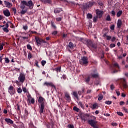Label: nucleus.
<instances>
[{
    "mask_svg": "<svg viewBox=\"0 0 128 128\" xmlns=\"http://www.w3.org/2000/svg\"><path fill=\"white\" fill-rule=\"evenodd\" d=\"M26 6H28L30 10L34 8V2L32 0H30L28 2L26 0L21 1V4L20 6V8H22V10L20 12L21 14H26V12H28V8H26Z\"/></svg>",
    "mask_w": 128,
    "mask_h": 128,
    "instance_id": "1",
    "label": "nucleus"
},
{
    "mask_svg": "<svg viewBox=\"0 0 128 128\" xmlns=\"http://www.w3.org/2000/svg\"><path fill=\"white\" fill-rule=\"evenodd\" d=\"M83 43L86 44L88 48H91L92 50L94 52H96V50H98V46H96V44L94 43V42L91 40H86L83 42Z\"/></svg>",
    "mask_w": 128,
    "mask_h": 128,
    "instance_id": "2",
    "label": "nucleus"
},
{
    "mask_svg": "<svg viewBox=\"0 0 128 128\" xmlns=\"http://www.w3.org/2000/svg\"><path fill=\"white\" fill-rule=\"evenodd\" d=\"M38 102L39 104H40V106H39V112L40 114H44V102H46V99L40 96L39 97Z\"/></svg>",
    "mask_w": 128,
    "mask_h": 128,
    "instance_id": "3",
    "label": "nucleus"
},
{
    "mask_svg": "<svg viewBox=\"0 0 128 128\" xmlns=\"http://www.w3.org/2000/svg\"><path fill=\"white\" fill-rule=\"evenodd\" d=\"M110 68L112 71V74H116V72H118V70H120V65H118V64L117 62H115L113 64H112L110 66Z\"/></svg>",
    "mask_w": 128,
    "mask_h": 128,
    "instance_id": "4",
    "label": "nucleus"
},
{
    "mask_svg": "<svg viewBox=\"0 0 128 128\" xmlns=\"http://www.w3.org/2000/svg\"><path fill=\"white\" fill-rule=\"evenodd\" d=\"M92 115H90L88 114H82L80 116V118L82 120H84V122H88V120H88V118H91L92 120H94V118L91 117Z\"/></svg>",
    "mask_w": 128,
    "mask_h": 128,
    "instance_id": "5",
    "label": "nucleus"
},
{
    "mask_svg": "<svg viewBox=\"0 0 128 128\" xmlns=\"http://www.w3.org/2000/svg\"><path fill=\"white\" fill-rule=\"evenodd\" d=\"M35 40L38 46H42V42H43L44 44H46V41H45L38 36H35Z\"/></svg>",
    "mask_w": 128,
    "mask_h": 128,
    "instance_id": "6",
    "label": "nucleus"
},
{
    "mask_svg": "<svg viewBox=\"0 0 128 128\" xmlns=\"http://www.w3.org/2000/svg\"><path fill=\"white\" fill-rule=\"evenodd\" d=\"M79 62L80 64H82V66L84 64H88V57H82L80 60L79 61Z\"/></svg>",
    "mask_w": 128,
    "mask_h": 128,
    "instance_id": "7",
    "label": "nucleus"
},
{
    "mask_svg": "<svg viewBox=\"0 0 128 128\" xmlns=\"http://www.w3.org/2000/svg\"><path fill=\"white\" fill-rule=\"evenodd\" d=\"M43 86H47L48 88H49V86H51V88H54V90H56V86H54V83H52V82H46L43 84Z\"/></svg>",
    "mask_w": 128,
    "mask_h": 128,
    "instance_id": "8",
    "label": "nucleus"
},
{
    "mask_svg": "<svg viewBox=\"0 0 128 128\" xmlns=\"http://www.w3.org/2000/svg\"><path fill=\"white\" fill-rule=\"evenodd\" d=\"M18 80L22 84L26 80V76L24 74H20L19 77L18 78Z\"/></svg>",
    "mask_w": 128,
    "mask_h": 128,
    "instance_id": "9",
    "label": "nucleus"
},
{
    "mask_svg": "<svg viewBox=\"0 0 128 128\" xmlns=\"http://www.w3.org/2000/svg\"><path fill=\"white\" fill-rule=\"evenodd\" d=\"M9 94H11V96H12V94H14V93L16 92V91L14 90V86H10L8 88V90Z\"/></svg>",
    "mask_w": 128,
    "mask_h": 128,
    "instance_id": "10",
    "label": "nucleus"
},
{
    "mask_svg": "<svg viewBox=\"0 0 128 128\" xmlns=\"http://www.w3.org/2000/svg\"><path fill=\"white\" fill-rule=\"evenodd\" d=\"M103 12L102 10H100L98 9H97L96 10V14L97 16L99 18H102V14H103Z\"/></svg>",
    "mask_w": 128,
    "mask_h": 128,
    "instance_id": "11",
    "label": "nucleus"
},
{
    "mask_svg": "<svg viewBox=\"0 0 128 128\" xmlns=\"http://www.w3.org/2000/svg\"><path fill=\"white\" fill-rule=\"evenodd\" d=\"M120 82L122 84L124 88H128V84L126 83V78H123L120 80Z\"/></svg>",
    "mask_w": 128,
    "mask_h": 128,
    "instance_id": "12",
    "label": "nucleus"
},
{
    "mask_svg": "<svg viewBox=\"0 0 128 128\" xmlns=\"http://www.w3.org/2000/svg\"><path fill=\"white\" fill-rule=\"evenodd\" d=\"M90 78H98L100 76V75L98 74V73H91L90 74Z\"/></svg>",
    "mask_w": 128,
    "mask_h": 128,
    "instance_id": "13",
    "label": "nucleus"
},
{
    "mask_svg": "<svg viewBox=\"0 0 128 128\" xmlns=\"http://www.w3.org/2000/svg\"><path fill=\"white\" fill-rule=\"evenodd\" d=\"M94 2H90L88 3L87 4L86 6H84L83 8L84 10H86L87 8H90L91 6H94Z\"/></svg>",
    "mask_w": 128,
    "mask_h": 128,
    "instance_id": "14",
    "label": "nucleus"
},
{
    "mask_svg": "<svg viewBox=\"0 0 128 128\" xmlns=\"http://www.w3.org/2000/svg\"><path fill=\"white\" fill-rule=\"evenodd\" d=\"M5 122H6L7 124H14V121L12 120L10 118H6L4 120Z\"/></svg>",
    "mask_w": 128,
    "mask_h": 128,
    "instance_id": "15",
    "label": "nucleus"
},
{
    "mask_svg": "<svg viewBox=\"0 0 128 128\" xmlns=\"http://www.w3.org/2000/svg\"><path fill=\"white\" fill-rule=\"evenodd\" d=\"M65 98H66V100H67L68 102H70L72 99L70 98V94H68V93H65Z\"/></svg>",
    "mask_w": 128,
    "mask_h": 128,
    "instance_id": "16",
    "label": "nucleus"
},
{
    "mask_svg": "<svg viewBox=\"0 0 128 128\" xmlns=\"http://www.w3.org/2000/svg\"><path fill=\"white\" fill-rule=\"evenodd\" d=\"M61 12H62V8H57L54 9V14H60Z\"/></svg>",
    "mask_w": 128,
    "mask_h": 128,
    "instance_id": "17",
    "label": "nucleus"
},
{
    "mask_svg": "<svg viewBox=\"0 0 128 128\" xmlns=\"http://www.w3.org/2000/svg\"><path fill=\"white\" fill-rule=\"evenodd\" d=\"M3 14L5 16H10V10H4Z\"/></svg>",
    "mask_w": 128,
    "mask_h": 128,
    "instance_id": "18",
    "label": "nucleus"
},
{
    "mask_svg": "<svg viewBox=\"0 0 128 128\" xmlns=\"http://www.w3.org/2000/svg\"><path fill=\"white\" fill-rule=\"evenodd\" d=\"M4 4L6 6V8H12V4L6 0H4Z\"/></svg>",
    "mask_w": 128,
    "mask_h": 128,
    "instance_id": "19",
    "label": "nucleus"
},
{
    "mask_svg": "<svg viewBox=\"0 0 128 128\" xmlns=\"http://www.w3.org/2000/svg\"><path fill=\"white\" fill-rule=\"evenodd\" d=\"M122 26V20L118 19L117 23V26L118 28H120Z\"/></svg>",
    "mask_w": 128,
    "mask_h": 128,
    "instance_id": "20",
    "label": "nucleus"
},
{
    "mask_svg": "<svg viewBox=\"0 0 128 128\" xmlns=\"http://www.w3.org/2000/svg\"><path fill=\"white\" fill-rule=\"evenodd\" d=\"M54 70H55V72H56L57 74H58V72H62V66H58L54 68Z\"/></svg>",
    "mask_w": 128,
    "mask_h": 128,
    "instance_id": "21",
    "label": "nucleus"
},
{
    "mask_svg": "<svg viewBox=\"0 0 128 128\" xmlns=\"http://www.w3.org/2000/svg\"><path fill=\"white\" fill-rule=\"evenodd\" d=\"M90 81V75L85 78V82L88 84Z\"/></svg>",
    "mask_w": 128,
    "mask_h": 128,
    "instance_id": "22",
    "label": "nucleus"
},
{
    "mask_svg": "<svg viewBox=\"0 0 128 128\" xmlns=\"http://www.w3.org/2000/svg\"><path fill=\"white\" fill-rule=\"evenodd\" d=\"M41 2H44V4H52V0H41Z\"/></svg>",
    "mask_w": 128,
    "mask_h": 128,
    "instance_id": "23",
    "label": "nucleus"
},
{
    "mask_svg": "<svg viewBox=\"0 0 128 128\" xmlns=\"http://www.w3.org/2000/svg\"><path fill=\"white\" fill-rule=\"evenodd\" d=\"M122 10H119L116 14V16L117 18H120V16H122Z\"/></svg>",
    "mask_w": 128,
    "mask_h": 128,
    "instance_id": "24",
    "label": "nucleus"
},
{
    "mask_svg": "<svg viewBox=\"0 0 128 128\" xmlns=\"http://www.w3.org/2000/svg\"><path fill=\"white\" fill-rule=\"evenodd\" d=\"M70 48V49L74 48V43L70 42L68 45V48Z\"/></svg>",
    "mask_w": 128,
    "mask_h": 128,
    "instance_id": "25",
    "label": "nucleus"
},
{
    "mask_svg": "<svg viewBox=\"0 0 128 128\" xmlns=\"http://www.w3.org/2000/svg\"><path fill=\"white\" fill-rule=\"evenodd\" d=\"M27 97H28V102L30 103V99L31 98H32V95H30V93L28 94V96H27Z\"/></svg>",
    "mask_w": 128,
    "mask_h": 128,
    "instance_id": "26",
    "label": "nucleus"
},
{
    "mask_svg": "<svg viewBox=\"0 0 128 128\" xmlns=\"http://www.w3.org/2000/svg\"><path fill=\"white\" fill-rule=\"evenodd\" d=\"M98 17L97 16H94L93 18V22H98Z\"/></svg>",
    "mask_w": 128,
    "mask_h": 128,
    "instance_id": "27",
    "label": "nucleus"
},
{
    "mask_svg": "<svg viewBox=\"0 0 128 128\" xmlns=\"http://www.w3.org/2000/svg\"><path fill=\"white\" fill-rule=\"evenodd\" d=\"M104 98V96L102 94H98V100H102Z\"/></svg>",
    "mask_w": 128,
    "mask_h": 128,
    "instance_id": "28",
    "label": "nucleus"
},
{
    "mask_svg": "<svg viewBox=\"0 0 128 128\" xmlns=\"http://www.w3.org/2000/svg\"><path fill=\"white\" fill-rule=\"evenodd\" d=\"M73 96H75L77 100H78V92H73Z\"/></svg>",
    "mask_w": 128,
    "mask_h": 128,
    "instance_id": "29",
    "label": "nucleus"
},
{
    "mask_svg": "<svg viewBox=\"0 0 128 128\" xmlns=\"http://www.w3.org/2000/svg\"><path fill=\"white\" fill-rule=\"evenodd\" d=\"M78 106H80L82 108H84V104H82V102H78Z\"/></svg>",
    "mask_w": 128,
    "mask_h": 128,
    "instance_id": "30",
    "label": "nucleus"
},
{
    "mask_svg": "<svg viewBox=\"0 0 128 128\" xmlns=\"http://www.w3.org/2000/svg\"><path fill=\"white\" fill-rule=\"evenodd\" d=\"M74 110H75V112H80V108H78V107L74 106L73 108Z\"/></svg>",
    "mask_w": 128,
    "mask_h": 128,
    "instance_id": "31",
    "label": "nucleus"
},
{
    "mask_svg": "<svg viewBox=\"0 0 128 128\" xmlns=\"http://www.w3.org/2000/svg\"><path fill=\"white\" fill-rule=\"evenodd\" d=\"M106 20H108V22H111L112 18H110V16L108 15L106 18Z\"/></svg>",
    "mask_w": 128,
    "mask_h": 128,
    "instance_id": "32",
    "label": "nucleus"
},
{
    "mask_svg": "<svg viewBox=\"0 0 128 128\" xmlns=\"http://www.w3.org/2000/svg\"><path fill=\"white\" fill-rule=\"evenodd\" d=\"M28 50H32V46L30 44H28L26 46Z\"/></svg>",
    "mask_w": 128,
    "mask_h": 128,
    "instance_id": "33",
    "label": "nucleus"
},
{
    "mask_svg": "<svg viewBox=\"0 0 128 128\" xmlns=\"http://www.w3.org/2000/svg\"><path fill=\"white\" fill-rule=\"evenodd\" d=\"M87 18H90V19L92 18V14H90V13L88 14H87Z\"/></svg>",
    "mask_w": 128,
    "mask_h": 128,
    "instance_id": "34",
    "label": "nucleus"
},
{
    "mask_svg": "<svg viewBox=\"0 0 128 128\" xmlns=\"http://www.w3.org/2000/svg\"><path fill=\"white\" fill-rule=\"evenodd\" d=\"M105 104H108V105H110V104H112V101H110V100H106V101L105 102Z\"/></svg>",
    "mask_w": 128,
    "mask_h": 128,
    "instance_id": "35",
    "label": "nucleus"
},
{
    "mask_svg": "<svg viewBox=\"0 0 128 128\" xmlns=\"http://www.w3.org/2000/svg\"><path fill=\"white\" fill-rule=\"evenodd\" d=\"M17 92L18 94H22V88H18Z\"/></svg>",
    "mask_w": 128,
    "mask_h": 128,
    "instance_id": "36",
    "label": "nucleus"
},
{
    "mask_svg": "<svg viewBox=\"0 0 128 128\" xmlns=\"http://www.w3.org/2000/svg\"><path fill=\"white\" fill-rule=\"evenodd\" d=\"M116 114L118 116H124V114L120 112H117Z\"/></svg>",
    "mask_w": 128,
    "mask_h": 128,
    "instance_id": "37",
    "label": "nucleus"
},
{
    "mask_svg": "<svg viewBox=\"0 0 128 128\" xmlns=\"http://www.w3.org/2000/svg\"><path fill=\"white\" fill-rule=\"evenodd\" d=\"M24 116L26 117L28 116V111L26 109L24 110Z\"/></svg>",
    "mask_w": 128,
    "mask_h": 128,
    "instance_id": "38",
    "label": "nucleus"
},
{
    "mask_svg": "<svg viewBox=\"0 0 128 128\" xmlns=\"http://www.w3.org/2000/svg\"><path fill=\"white\" fill-rule=\"evenodd\" d=\"M29 104H34V98H31V100L30 99V103L28 102Z\"/></svg>",
    "mask_w": 128,
    "mask_h": 128,
    "instance_id": "39",
    "label": "nucleus"
},
{
    "mask_svg": "<svg viewBox=\"0 0 128 128\" xmlns=\"http://www.w3.org/2000/svg\"><path fill=\"white\" fill-rule=\"evenodd\" d=\"M122 110H124V112H126V114H128V110L126 108V107H123L122 108Z\"/></svg>",
    "mask_w": 128,
    "mask_h": 128,
    "instance_id": "40",
    "label": "nucleus"
},
{
    "mask_svg": "<svg viewBox=\"0 0 128 128\" xmlns=\"http://www.w3.org/2000/svg\"><path fill=\"white\" fill-rule=\"evenodd\" d=\"M116 26H114V24H112L110 26V30H114V28H115Z\"/></svg>",
    "mask_w": 128,
    "mask_h": 128,
    "instance_id": "41",
    "label": "nucleus"
},
{
    "mask_svg": "<svg viewBox=\"0 0 128 128\" xmlns=\"http://www.w3.org/2000/svg\"><path fill=\"white\" fill-rule=\"evenodd\" d=\"M41 64H42V66H44V64H46V61L42 60L41 62Z\"/></svg>",
    "mask_w": 128,
    "mask_h": 128,
    "instance_id": "42",
    "label": "nucleus"
},
{
    "mask_svg": "<svg viewBox=\"0 0 128 128\" xmlns=\"http://www.w3.org/2000/svg\"><path fill=\"white\" fill-rule=\"evenodd\" d=\"M5 60V62L6 64H8V62H10V60L8 59V58H4Z\"/></svg>",
    "mask_w": 128,
    "mask_h": 128,
    "instance_id": "43",
    "label": "nucleus"
},
{
    "mask_svg": "<svg viewBox=\"0 0 128 128\" xmlns=\"http://www.w3.org/2000/svg\"><path fill=\"white\" fill-rule=\"evenodd\" d=\"M12 10L14 12V14H16V8H12Z\"/></svg>",
    "mask_w": 128,
    "mask_h": 128,
    "instance_id": "44",
    "label": "nucleus"
},
{
    "mask_svg": "<svg viewBox=\"0 0 128 128\" xmlns=\"http://www.w3.org/2000/svg\"><path fill=\"white\" fill-rule=\"evenodd\" d=\"M111 14H112V16H116V12H114V10H112L111 12Z\"/></svg>",
    "mask_w": 128,
    "mask_h": 128,
    "instance_id": "45",
    "label": "nucleus"
},
{
    "mask_svg": "<svg viewBox=\"0 0 128 128\" xmlns=\"http://www.w3.org/2000/svg\"><path fill=\"white\" fill-rule=\"evenodd\" d=\"M51 26L52 28H56V25H54V22H51Z\"/></svg>",
    "mask_w": 128,
    "mask_h": 128,
    "instance_id": "46",
    "label": "nucleus"
},
{
    "mask_svg": "<svg viewBox=\"0 0 128 128\" xmlns=\"http://www.w3.org/2000/svg\"><path fill=\"white\" fill-rule=\"evenodd\" d=\"M8 24H12L11 22H8L6 24V27L5 28H8Z\"/></svg>",
    "mask_w": 128,
    "mask_h": 128,
    "instance_id": "47",
    "label": "nucleus"
},
{
    "mask_svg": "<svg viewBox=\"0 0 128 128\" xmlns=\"http://www.w3.org/2000/svg\"><path fill=\"white\" fill-rule=\"evenodd\" d=\"M28 60H30V58H32V53L29 52L28 55Z\"/></svg>",
    "mask_w": 128,
    "mask_h": 128,
    "instance_id": "48",
    "label": "nucleus"
},
{
    "mask_svg": "<svg viewBox=\"0 0 128 128\" xmlns=\"http://www.w3.org/2000/svg\"><path fill=\"white\" fill-rule=\"evenodd\" d=\"M92 106H93V109L94 110L96 108V107L98 106V104H93Z\"/></svg>",
    "mask_w": 128,
    "mask_h": 128,
    "instance_id": "49",
    "label": "nucleus"
},
{
    "mask_svg": "<svg viewBox=\"0 0 128 128\" xmlns=\"http://www.w3.org/2000/svg\"><path fill=\"white\" fill-rule=\"evenodd\" d=\"M28 25L24 26H23V29L24 30H28Z\"/></svg>",
    "mask_w": 128,
    "mask_h": 128,
    "instance_id": "50",
    "label": "nucleus"
},
{
    "mask_svg": "<svg viewBox=\"0 0 128 128\" xmlns=\"http://www.w3.org/2000/svg\"><path fill=\"white\" fill-rule=\"evenodd\" d=\"M106 40H112V36H107Z\"/></svg>",
    "mask_w": 128,
    "mask_h": 128,
    "instance_id": "51",
    "label": "nucleus"
},
{
    "mask_svg": "<svg viewBox=\"0 0 128 128\" xmlns=\"http://www.w3.org/2000/svg\"><path fill=\"white\" fill-rule=\"evenodd\" d=\"M115 46H116V44H110V48H114Z\"/></svg>",
    "mask_w": 128,
    "mask_h": 128,
    "instance_id": "52",
    "label": "nucleus"
},
{
    "mask_svg": "<svg viewBox=\"0 0 128 128\" xmlns=\"http://www.w3.org/2000/svg\"><path fill=\"white\" fill-rule=\"evenodd\" d=\"M4 50V44H0V51Z\"/></svg>",
    "mask_w": 128,
    "mask_h": 128,
    "instance_id": "53",
    "label": "nucleus"
},
{
    "mask_svg": "<svg viewBox=\"0 0 128 128\" xmlns=\"http://www.w3.org/2000/svg\"><path fill=\"white\" fill-rule=\"evenodd\" d=\"M4 32H8L9 30H8V28H3Z\"/></svg>",
    "mask_w": 128,
    "mask_h": 128,
    "instance_id": "54",
    "label": "nucleus"
},
{
    "mask_svg": "<svg viewBox=\"0 0 128 128\" xmlns=\"http://www.w3.org/2000/svg\"><path fill=\"white\" fill-rule=\"evenodd\" d=\"M35 64H36V66H37V68H40V66H38V62L36 60V62H35Z\"/></svg>",
    "mask_w": 128,
    "mask_h": 128,
    "instance_id": "55",
    "label": "nucleus"
},
{
    "mask_svg": "<svg viewBox=\"0 0 128 128\" xmlns=\"http://www.w3.org/2000/svg\"><path fill=\"white\" fill-rule=\"evenodd\" d=\"M52 34L54 36H56L58 34V31H54L52 32Z\"/></svg>",
    "mask_w": 128,
    "mask_h": 128,
    "instance_id": "56",
    "label": "nucleus"
},
{
    "mask_svg": "<svg viewBox=\"0 0 128 128\" xmlns=\"http://www.w3.org/2000/svg\"><path fill=\"white\" fill-rule=\"evenodd\" d=\"M24 40H28V36H20Z\"/></svg>",
    "mask_w": 128,
    "mask_h": 128,
    "instance_id": "57",
    "label": "nucleus"
},
{
    "mask_svg": "<svg viewBox=\"0 0 128 128\" xmlns=\"http://www.w3.org/2000/svg\"><path fill=\"white\" fill-rule=\"evenodd\" d=\"M22 90L24 92H28V90H26V87L22 88Z\"/></svg>",
    "mask_w": 128,
    "mask_h": 128,
    "instance_id": "58",
    "label": "nucleus"
},
{
    "mask_svg": "<svg viewBox=\"0 0 128 128\" xmlns=\"http://www.w3.org/2000/svg\"><path fill=\"white\" fill-rule=\"evenodd\" d=\"M112 126H118V124H116V122H112Z\"/></svg>",
    "mask_w": 128,
    "mask_h": 128,
    "instance_id": "59",
    "label": "nucleus"
},
{
    "mask_svg": "<svg viewBox=\"0 0 128 128\" xmlns=\"http://www.w3.org/2000/svg\"><path fill=\"white\" fill-rule=\"evenodd\" d=\"M110 88L112 90H113L114 89V84L110 85Z\"/></svg>",
    "mask_w": 128,
    "mask_h": 128,
    "instance_id": "60",
    "label": "nucleus"
},
{
    "mask_svg": "<svg viewBox=\"0 0 128 128\" xmlns=\"http://www.w3.org/2000/svg\"><path fill=\"white\" fill-rule=\"evenodd\" d=\"M16 106H17V110H20V105L18 104H17L16 105Z\"/></svg>",
    "mask_w": 128,
    "mask_h": 128,
    "instance_id": "61",
    "label": "nucleus"
},
{
    "mask_svg": "<svg viewBox=\"0 0 128 128\" xmlns=\"http://www.w3.org/2000/svg\"><path fill=\"white\" fill-rule=\"evenodd\" d=\"M116 40V38L115 36H113L111 40L112 42H114V40Z\"/></svg>",
    "mask_w": 128,
    "mask_h": 128,
    "instance_id": "62",
    "label": "nucleus"
},
{
    "mask_svg": "<svg viewBox=\"0 0 128 128\" xmlns=\"http://www.w3.org/2000/svg\"><path fill=\"white\" fill-rule=\"evenodd\" d=\"M56 20L57 22H60L62 20V18H56Z\"/></svg>",
    "mask_w": 128,
    "mask_h": 128,
    "instance_id": "63",
    "label": "nucleus"
},
{
    "mask_svg": "<svg viewBox=\"0 0 128 128\" xmlns=\"http://www.w3.org/2000/svg\"><path fill=\"white\" fill-rule=\"evenodd\" d=\"M69 128H74V126L72 124L68 125Z\"/></svg>",
    "mask_w": 128,
    "mask_h": 128,
    "instance_id": "64",
    "label": "nucleus"
}]
</instances>
